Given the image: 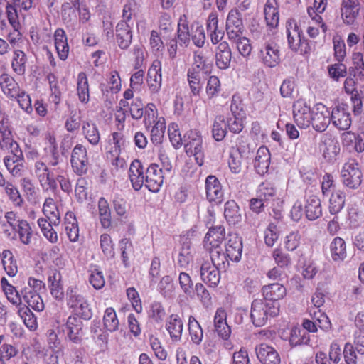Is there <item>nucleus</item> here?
I'll use <instances>...</instances> for the list:
<instances>
[{
    "label": "nucleus",
    "mask_w": 364,
    "mask_h": 364,
    "mask_svg": "<svg viewBox=\"0 0 364 364\" xmlns=\"http://www.w3.org/2000/svg\"><path fill=\"white\" fill-rule=\"evenodd\" d=\"M279 303H267L262 299H255L251 304L250 318L255 326H263L269 317H275L279 314Z\"/></svg>",
    "instance_id": "obj_1"
},
{
    "label": "nucleus",
    "mask_w": 364,
    "mask_h": 364,
    "mask_svg": "<svg viewBox=\"0 0 364 364\" xmlns=\"http://www.w3.org/2000/svg\"><path fill=\"white\" fill-rule=\"evenodd\" d=\"M68 306L73 312L83 319H90L92 316V310L87 299L80 294L76 289L69 287L66 292Z\"/></svg>",
    "instance_id": "obj_2"
},
{
    "label": "nucleus",
    "mask_w": 364,
    "mask_h": 364,
    "mask_svg": "<svg viewBox=\"0 0 364 364\" xmlns=\"http://www.w3.org/2000/svg\"><path fill=\"white\" fill-rule=\"evenodd\" d=\"M186 152L193 156L199 166L203 164L204 154L203 149V138L200 132L196 129L188 131L183 136Z\"/></svg>",
    "instance_id": "obj_3"
},
{
    "label": "nucleus",
    "mask_w": 364,
    "mask_h": 364,
    "mask_svg": "<svg viewBox=\"0 0 364 364\" xmlns=\"http://www.w3.org/2000/svg\"><path fill=\"white\" fill-rule=\"evenodd\" d=\"M343 184L351 189L358 188L363 181V173L358 163L355 159H349L341 169Z\"/></svg>",
    "instance_id": "obj_4"
},
{
    "label": "nucleus",
    "mask_w": 364,
    "mask_h": 364,
    "mask_svg": "<svg viewBox=\"0 0 364 364\" xmlns=\"http://www.w3.org/2000/svg\"><path fill=\"white\" fill-rule=\"evenodd\" d=\"M289 48L294 52L301 55L309 53V46L304 38L301 31L294 21H288L286 26Z\"/></svg>",
    "instance_id": "obj_5"
},
{
    "label": "nucleus",
    "mask_w": 364,
    "mask_h": 364,
    "mask_svg": "<svg viewBox=\"0 0 364 364\" xmlns=\"http://www.w3.org/2000/svg\"><path fill=\"white\" fill-rule=\"evenodd\" d=\"M280 57L279 47L273 41L264 42L259 49L258 58L266 67H276L280 63Z\"/></svg>",
    "instance_id": "obj_6"
},
{
    "label": "nucleus",
    "mask_w": 364,
    "mask_h": 364,
    "mask_svg": "<svg viewBox=\"0 0 364 364\" xmlns=\"http://www.w3.org/2000/svg\"><path fill=\"white\" fill-rule=\"evenodd\" d=\"M71 166L73 171L79 176L85 174L89 168L87 149L80 144L75 146L71 154Z\"/></svg>",
    "instance_id": "obj_7"
},
{
    "label": "nucleus",
    "mask_w": 364,
    "mask_h": 364,
    "mask_svg": "<svg viewBox=\"0 0 364 364\" xmlns=\"http://www.w3.org/2000/svg\"><path fill=\"white\" fill-rule=\"evenodd\" d=\"M34 173L44 191L54 192L57 189L56 180L45 163L36 161L34 165Z\"/></svg>",
    "instance_id": "obj_8"
},
{
    "label": "nucleus",
    "mask_w": 364,
    "mask_h": 364,
    "mask_svg": "<svg viewBox=\"0 0 364 364\" xmlns=\"http://www.w3.org/2000/svg\"><path fill=\"white\" fill-rule=\"evenodd\" d=\"M311 124L317 132L325 131L331 123V111L323 103H317L313 107Z\"/></svg>",
    "instance_id": "obj_9"
},
{
    "label": "nucleus",
    "mask_w": 364,
    "mask_h": 364,
    "mask_svg": "<svg viewBox=\"0 0 364 364\" xmlns=\"http://www.w3.org/2000/svg\"><path fill=\"white\" fill-rule=\"evenodd\" d=\"M220 270L209 259H203L199 262L200 279L210 287L218 286L220 280Z\"/></svg>",
    "instance_id": "obj_10"
},
{
    "label": "nucleus",
    "mask_w": 364,
    "mask_h": 364,
    "mask_svg": "<svg viewBox=\"0 0 364 364\" xmlns=\"http://www.w3.org/2000/svg\"><path fill=\"white\" fill-rule=\"evenodd\" d=\"M313 109L307 105L303 100H298L293 105V116L296 124L302 129L308 128L311 125Z\"/></svg>",
    "instance_id": "obj_11"
},
{
    "label": "nucleus",
    "mask_w": 364,
    "mask_h": 364,
    "mask_svg": "<svg viewBox=\"0 0 364 364\" xmlns=\"http://www.w3.org/2000/svg\"><path fill=\"white\" fill-rule=\"evenodd\" d=\"M320 149L323 157L328 161L336 160L341 151L338 139L329 133L321 136Z\"/></svg>",
    "instance_id": "obj_12"
},
{
    "label": "nucleus",
    "mask_w": 364,
    "mask_h": 364,
    "mask_svg": "<svg viewBox=\"0 0 364 364\" xmlns=\"http://www.w3.org/2000/svg\"><path fill=\"white\" fill-rule=\"evenodd\" d=\"M164 179L163 170L157 164H152L147 168L145 186L150 191L159 192L164 183Z\"/></svg>",
    "instance_id": "obj_13"
},
{
    "label": "nucleus",
    "mask_w": 364,
    "mask_h": 364,
    "mask_svg": "<svg viewBox=\"0 0 364 364\" xmlns=\"http://www.w3.org/2000/svg\"><path fill=\"white\" fill-rule=\"evenodd\" d=\"M331 122L340 130H347L351 125V117L345 105L336 106L331 111Z\"/></svg>",
    "instance_id": "obj_14"
},
{
    "label": "nucleus",
    "mask_w": 364,
    "mask_h": 364,
    "mask_svg": "<svg viewBox=\"0 0 364 364\" xmlns=\"http://www.w3.org/2000/svg\"><path fill=\"white\" fill-rule=\"evenodd\" d=\"M226 31L229 40L236 39L242 36V21L241 14L237 9H232L228 13L226 20Z\"/></svg>",
    "instance_id": "obj_15"
},
{
    "label": "nucleus",
    "mask_w": 364,
    "mask_h": 364,
    "mask_svg": "<svg viewBox=\"0 0 364 364\" xmlns=\"http://www.w3.org/2000/svg\"><path fill=\"white\" fill-rule=\"evenodd\" d=\"M63 331L72 342L80 343L82 341V321L77 316H69Z\"/></svg>",
    "instance_id": "obj_16"
},
{
    "label": "nucleus",
    "mask_w": 364,
    "mask_h": 364,
    "mask_svg": "<svg viewBox=\"0 0 364 364\" xmlns=\"http://www.w3.org/2000/svg\"><path fill=\"white\" fill-rule=\"evenodd\" d=\"M146 82L151 93H158L162 84L161 63L159 60H154L148 70Z\"/></svg>",
    "instance_id": "obj_17"
},
{
    "label": "nucleus",
    "mask_w": 364,
    "mask_h": 364,
    "mask_svg": "<svg viewBox=\"0 0 364 364\" xmlns=\"http://www.w3.org/2000/svg\"><path fill=\"white\" fill-rule=\"evenodd\" d=\"M257 357L262 364H280L281 359L274 348L265 343L256 346Z\"/></svg>",
    "instance_id": "obj_18"
},
{
    "label": "nucleus",
    "mask_w": 364,
    "mask_h": 364,
    "mask_svg": "<svg viewBox=\"0 0 364 364\" xmlns=\"http://www.w3.org/2000/svg\"><path fill=\"white\" fill-rule=\"evenodd\" d=\"M206 197L210 202L220 203L223 200L224 193L219 180L210 175L205 180Z\"/></svg>",
    "instance_id": "obj_19"
},
{
    "label": "nucleus",
    "mask_w": 364,
    "mask_h": 364,
    "mask_svg": "<svg viewBox=\"0 0 364 364\" xmlns=\"http://www.w3.org/2000/svg\"><path fill=\"white\" fill-rule=\"evenodd\" d=\"M214 328L219 337L227 340L231 334V328L227 323V313L225 309L218 308L213 318Z\"/></svg>",
    "instance_id": "obj_20"
},
{
    "label": "nucleus",
    "mask_w": 364,
    "mask_h": 364,
    "mask_svg": "<svg viewBox=\"0 0 364 364\" xmlns=\"http://www.w3.org/2000/svg\"><path fill=\"white\" fill-rule=\"evenodd\" d=\"M0 187L3 188L4 193L15 207L22 206L23 203V199L17 186L12 182L6 181L5 178L1 172Z\"/></svg>",
    "instance_id": "obj_21"
},
{
    "label": "nucleus",
    "mask_w": 364,
    "mask_h": 364,
    "mask_svg": "<svg viewBox=\"0 0 364 364\" xmlns=\"http://www.w3.org/2000/svg\"><path fill=\"white\" fill-rule=\"evenodd\" d=\"M360 11L358 0H342L341 4V17L346 24L351 25L357 18Z\"/></svg>",
    "instance_id": "obj_22"
},
{
    "label": "nucleus",
    "mask_w": 364,
    "mask_h": 364,
    "mask_svg": "<svg viewBox=\"0 0 364 364\" xmlns=\"http://www.w3.org/2000/svg\"><path fill=\"white\" fill-rule=\"evenodd\" d=\"M215 65L220 70H226L230 65L232 52L229 44L222 41L218 44L215 51Z\"/></svg>",
    "instance_id": "obj_23"
},
{
    "label": "nucleus",
    "mask_w": 364,
    "mask_h": 364,
    "mask_svg": "<svg viewBox=\"0 0 364 364\" xmlns=\"http://www.w3.org/2000/svg\"><path fill=\"white\" fill-rule=\"evenodd\" d=\"M327 4V0H314V6L307 9L309 18H310L314 23L319 25L323 33L327 31L328 27L323 21L321 14L325 11Z\"/></svg>",
    "instance_id": "obj_24"
},
{
    "label": "nucleus",
    "mask_w": 364,
    "mask_h": 364,
    "mask_svg": "<svg viewBox=\"0 0 364 364\" xmlns=\"http://www.w3.org/2000/svg\"><path fill=\"white\" fill-rule=\"evenodd\" d=\"M115 33L119 47L122 49H127L132 39V32L128 22L124 20L120 21L116 26Z\"/></svg>",
    "instance_id": "obj_25"
},
{
    "label": "nucleus",
    "mask_w": 364,
    "mask_h": 364,
    "mask_svg": "<svg viewBox=\"0 0 364 364\" xmlns=\"http://www.w3.org/2000/svg\"><path fill=\"white\" fill-rule=\"evenodd\" d=\"M166 329L173 342H179L182 338L183 323L177 314H171L166 321Z\"/></svg>",
    "instance_id": "obj_26"
},
{
    "label": "nucleus",
    "mask_w": 364,
    "mask_h": 364,
    "mask_svg": "<svg viewBox=\"0 0 364 364\" xmlns=\"http://www.w3.org/2000/svg\"><path fill=\"white\" fill-rule=\"evenodd\" d=\"M342 144L349 152H363L364 151V139L360 135L351 132H346L341 135Z\"/></svg>",
    "instance_id": "obj_27"
},
{
    "label": "nucleus",
    "mask_w": 364,
    "mask_h": 364,
    "mask_svg": "<svg viewBox=\"0 0 364 364\" xmlns=\"http://www.w3.org/2000/svg\"><path fill=\"white\" fill-rule=\"evenodd\" d=\"M262 295L267 303H278L286 294V288L278 283L265 285L262 289Z\"/></svg>",
    "instance_id": "obj_28"
},
{
    "label": "nucleus",
    "mask_w": 364,
    "mask_h": 364,
    "mask_svg": "<svg viewBox=\"0 0 364 364\" xmlns=\"http://www.w3.org/2000/svg\"><path fill=\"white\" fill-rule=\"evenodd\" d=\"M129 178L135 191H139L145 184L146 177L144 174V168L139 160H135L131 164L129 170Z\"/></svg>",
    "instance_id": "obj_29"
},
{
    "label": "nucleus",
    "mask_w": 364,
    "mask_h": 364,
    "mask_svg": "<svg viewBox=\"0 0 364 364\" xmlns=\"http://www.w3.org/2000/svg\"><path fill=\"white\" fill-rule=\"evenodd\" d=\"M225 228L221 226H215L210 228L205 237V246L208 250L220 248L225 238Z\"/></svg>",
    "instance_id": "obj_30"
},
{
    "label": "nucleus",
    "mask_w": 364,
    "mask_h": 364,
    "mask_svg": "<svg viewBox=\"0 0 364 364\" xmlns=\"http://www.w3.org/2000/svg\"><path fill=\"white\" fill-rule=\"evenodd\" d=\"M225 252L230 260L238 262L242 252L241 238L236 235H229L228 240L225 243Z\"/></svg>",
    "instance_id": "obj_31"
},
{
    "label": "nucleus",
    "mask_w": 364,
    "mask_h": 364,
    "mask_svg": "<svg viewBox=\"0 0 364 364\" xmlns=\"http://www.w3.org/2000/svg\"><path fill=\"white\" fill-rule=\"evenodd\" d=\"M270 152L267 147L264 146H260L257 151L254 161V166L259 175H264L267 172L270 164Z\"/></svg>",
    "instance_id": "obj_32"
},
{
    "label": "nucleus",
    "mask_w": 364,
    "mask_h": 364,
    "mask_svg": "<svg viewBox=\"0 0 364 364\" xmlns=\"http://www.w3.org/2000/svg\"><path fill=\"white\" fill-rule=\"evenodd\" d=\"M206 29L213 44L221 43L224 32L223 30L218 29V19L216 13L212 12L209 14L206 23Z\"/></svg>",
    "instance_id": "obj_33"
},
{
    "label": "nucleus",
    "mask_w": 364,
    "mask_h": 364,
    "mask_svg": "<svg viewBox=\"0 0 364 364\" xmlns=\"http://www.w3.org/2000/svg\"><path fill=\"white\" fill-rule=\"evenodd\" d=\"M0 147L14 155L21 154L18 143L14 140L11 130L7 128L0 129Z\"/></svg>",
    "instance_id": "obj_34"
},
{
    "label": "nucleus",
    "mask_w": 364,
    "mask_h": 364,
    "mask_svg": "<svg viewBox=\"0 0 364 364\" xmlns=\"http://www.w3.org/2000/svg\"><path fill=\"white\" fill-rule=\"evenodd\" d=\"M0 86L3 93L11 100L16 98L22 90L16 80L7 74L1 76Z\"/></svg>",
    "instance_id": "obj_35"
},
{
    "label": "nucleus",
    "mask_w": 364,
    "mask_h": 364,
    "mask_svg": "<svg viewBox=\"0 0 364 364\" xmlns=\"http://www.w3.org/2000/svg\"><path fill=\"white\" fill-rule=\"evenodd\" d=\"M55 47L58 57L65 60L69 54V46L65 31L63 28H58L54 33Z\"/></svg>",
    "instance_id": "obj_36"
},
{
    "label": "nucleus",
    "mask_w": 364,
    "mask_h": 364,
    "mask_svg": "<svg viewBox=\"0 0 364 364\" xmlns=\"http://www.w3.org/2000/svg\"><path fill=\"white\" fill-rule=\"evenodd\" d=\"M305 214L309 220H314L322 215L321 200L318 196L312 195L306 197Z\"/></svg>",
    "instance_id": "obj_37"
},
{
    "label": "nucleus",
    "mask_w": 364,
    "mask_h": 364,
    "mask_svg": "<svg viewBox=\"0 0 364 364\" xmlns=\"http://www.w3.org/2000/svg\"><path fill=\"white\" fill-rule=\"evenodd\" d=\"M330 254L332 259L336 262L343 261L346 256V244L344 240L340 237H335L331 242Z\"/></svg>",
    "instance_id": "obj_38"
},
{
    "label": "nucleus",
    "mask_w": 364,
    "mask_h": 364,
    "mask_svg": "<svg viewBox=\"0 0 364 364\" xmlns=\"http://www.w3.org/2000/svg\"><path fill=\"white\" fill-rule=\"evenodd\" d=\"M122 87V81L119 74L116 70H112L107 75V84L102 83L100 85V90L103 95H107L109 91L112 93H117Z\"/></svg>",
    "instance_id": "obj_39"
},
{
    "label": "nucleus",
    "mask_w": 364,
    "mask_h": 364,
    "mask_svg": "<svg viewBox=\"0 0 364 364\" xmlns=\"http://www.w3.org/2000/svg\"><path fill=\"white\" fill-rule=\"evenodd\" d=\"M22 299L33 309L41 311L44 309V303L39 294L25 287L21 291Z\"/></svg>",
    "instance_id": "obj_40"
},
{
    "label": "nucleus",
    "mask_w": 364,
    "mask_h": 364,
    "mask_svg": "<svg viewBox=\"0 0 364 364\" xmlns=\"http://www.w3.org/2000/svg\"><path fill=\"white\" fill-rule=\"evenodd\" d=\"M65 230L70 242L77 241L79 237V228L75 215L72 212L66 213L64 218Z\"/></svg>",
    "instance_id": "obj_41"
},
{
    "label": "nucleus",
    "mask_w": 364,
    "mask_h": 364,
    "mask_svg": "<svg viewBox=\"0 0 364 364\" xmlns=\"http://www.w3.org/2000/svg\"><path fill=\"white\" fill-rule=\"evenodd\" d=\"M265 21L269 26L276 27L279 23V14L276 0H267L264 9Z\"/></svg>",
    "instance_id": "obj_42"
},
{
    "label": "nucleus",
    "mask_w": 364,
    "mask_h": 364,
    "mask_svg": "<svg viewBox=\"0 0 364 364\" xmlns=\"http://www.w3.org/2000/svg\"><path fill=\"white\" fill-rule=\"evenodd\" d=\"M82 132L85 139L92 145H97L100 140V134L95 123L90 120L83 121L82 123Z\"/></svg>",
    "instance_id": "obj_43"
},
{
    "label": "nucleus",
    "mask_w": 364,
    "mask_h": 364,
    "mask_svg": "<svg viewBox=\"0 0 364 364\" xmlns=\"http://www.w3.org/2000/svg\"><path fill=\"white\" fill-rule=\"evenodd\" d=\"M43 213L55 226L60 223V215L58 207L52 198H47L43 205Z\"/></svg>",
    "instance_id": "obj_44"
},
{
    "label": "nucleus",
    "mask_w": 364,
    "mask_h": 364,
    "mask_svg": "<svg viewBox=\"0 0 364 364\" xmlns=\"http://www.w3.org/2000/svg\"><path fill=\"white\" fill-rule=\"evenodd\" d=\"M48 282L52 296L56 299H62L64 296V290L60 273L57 271L52 272L48 277Z\"/></svg>",
    "instance_id": "obj_45"
},
{
    "label": "nucleus",
    "mask_w": 364,
    "mask_h": 364,
    "mask_svg": "<svg viewBox=\"0 0 364 364\" xmlns=\"http://www.w3.org/2000/svg\"><path fill=\"white\" fill-rule=\"evenodd\" d=\"M77 93L79 100L84 104L90 101V90L87 75L80 72L77 77Z\"/></svg>",
    "instance_id": "obj_46"
},
{
    "label": "nucleus",
    "mask_w": 364,
    "mask_h": 364,
    "mask_svg": "<svg viewBox=\"0 0 364 364\" xmlns=\"http://www.w3.org/2000/svg\"><path fill=\"white\" fill-rule=\"evenodd\" d=\"M1 269H4L9 277H14L18 272V266L13 253L8 250L2 252Z\"/></svg>",
    "instance_id": "obj_47"
},
{
    "label": "nucleus",
    "mask_w": 364,
    "mask_h": 364,
    "mask_svg": "<svg viewBox=\"0 0 364 364\" xmlns=\"http://www.w3.org/2000/svg\"><path fill=\"white\" fill-rule=\"evenodd\" d=\"M210 259L214 266L220 270H225L229 266V258L226 252H224L222 247L210 249Z\"/></svg>",
    "instance_id": "obj_48"
},
{
    "label": "nucleus",
    "mask_w": 364,
    "mask_h": 364,
    "mask_svg": "<svg viewBox=\"0 0 364 364\" xmlns=\"http://www.w3.org/2000/svg\"><path fill=\"white\" fill-rule=\"evenodd\" d=\"M187 81L191 92L194 96H198L203 88L202 73L188 69Z\"/></svg>",
    "instance_id": "obj_49"
},
{
    "label": "nucleus",
    "mask_w": 364,
    "mask_h": 364,
    "mask_svg": "<svg viewBox=\"0 0 364 364\" xmlns=\"http://www.w3.org/2000/svg\"><path fill=\"white\" fill-rule=\"evenodd\" d=\"M98 215L100 223L104 228H108L112 224L111 210L108 201L103 197L98 200Z\"/></svg>",
    "instance_id": "obj_50"
},
{
    "label": "nucleus",
    "mask_w": 364,
    "mask_h": 364,
    "mask_svg": "<svg viewBox=\"0 0 364 364\" xmlns=\"http://www.w3.org/2000/svg\"><path fill=\"white\" fill-rule=\"evenodd\" d=\"M224 216L230 224H236L241 220L240 208L235 200H228L225 204Z\"/></svg>",
    "instance_id": "obj_51"
},
{
    "label": "nucleus",
    "mask_w": 364,
    "mask_h": 364,
    "mask_svg": "<svg viewBox=\"0 0 364 364\" xmlns=\"http://www.w3.org/2000/svg\"><path fill=\"white\" fill-rule=\"evenodd\" d=\"M346 195L341 191L338 190L333 192L329 198L328 210L331 214L336 215L341 212L345 205Z\"/></svg>",
    "instance_id": "obj_52"
},
{
    "label": "nucleus",
    "mask_w": 364,
    "mask_h": 364,
    "mask_svg": "<svg viewBox=\"0 0 364 364\" xmlns=\"http://www.w3.org/2000/svg\"><path fill=\"white\" fill-rule=\"evenodd\" d=\"M188 326L191 341L196 345H199L203 338V331L200 323L194 316H190Z\"/></svg>",
    "instance_id": "obj_53"
},
{
    "label": "nucleus",
    "mask_w": 364,
    "mask_h": 364,
    "mask_svg": "<svg viewBox=\"0 0 364 364\" xmlns=\"http://www.w3.org/2000/svg\"><path fill=\"white\" fill-rule=\"evenodd\" d=\"M1 284L8 300L14 305H20L22 301V295L19 294L15 287L10 284L5 277L1 279Z\"/></svg>",
    "instance_id": "obj_54"
},
{
    "label": "nucleus",
    "mask_w": 364,
    "mask_h": 364,
    "mask_svg": "<svg viewBox=\"0 0 364 364\" xmlns=\"http://www.w3.org/2000/svg\"><path fill=\"white\" fill-rule=\"evenodd\" d=\"M289 334V342L292 347L308 344L309 342V335L306 332H302L298 327H292Z\"/></svg>",
    "instance_id": "obj_55"
},
{
    "label": "nucleus",
    "mask_w": 364,
    "mask_h": 364,
    "mask_svg": "<svg viewBox=\"0 0 364 364\" xmlns=\"http://www.w3.org/2000/svg\"><path fill=\"white\" fill-rule=\"evenodd\" d=\"M151 141L157 145L162 142L166 129V122L164 117H159V120L151 127Z\"/></svg>",
    "instance_id": "obj_56"
},
{
    "label": "nucleus",
    "mask_w": 364,
    "mask_h": 364,
    "mask_svg": "<svg viewBox=\"0 0 364 364\" xmlns=\"http://www.w3.org/2000/svg\"><path fill=\"white\" fill-rule=\"evenodd\" d=\"M26 62L27 58L24 52L20 50H16L14 51L11 68L16 74L20 75L24 74L26 71Z\"/></svg>",
    "instance_id": "obj_57"
},
{
    "label": "nucleus",
    "mask_w": 364,
    "mask_h": 364,
    "mask_svg": "<svg viewBox=\"0 0 364 364\" xmlns=\"http://www.w3.org/2000/svg\"><path fill=\"white\" fill-rule=\"evenodd\" d=\"M15 230L17 231L18 237L23 244L28 245L31 243L33 232L29 223L26 220H18Z\"/></svg>",
    "instance_id": "obj_58"
},
{
    "label": "nucleus",
    "mask_w": 364,
    "mask_h": 364,
    "mask_svg": "<svg viewBox=\"0 0 364 364\" xmlns=\"http://www.w3.org/2000/svg\"><path fill=\"white\" fill-rule=\"evenodd\" d=\"M80 2L75 6L74 2H65L62 5V19L65 23H71L77 18V12L79 10Z\"/></svg>",
    "instance_id": "obj_59"
},
{
    "label": "nucleus",
    "mask_w": 364,
    "mask_h": 364,
    "mask_svg": "<svg viewBox=\"0 0 364 364\" xmlns=\"http://www.w3.org/2000/svg\"><path fill=\"white\" fill-rule=\"evenodd\" d=\"M103 323L105 328L110 332L116 331L118 329L119 323L113 308L106 309L103 316Z\"/></svg>",
    "instance_id": "obj_60"
},
{
    "label": "nucleus",
    "mask_w": 364,
    "mask_h": 364,
    "mask_svg": "<svg viewBox=\"0 0 364 364\" xmlns=\"http://www.w3.org/2000/svg\"><path fill=\"white\" fill-rule=\"evenodd\" d=\"M353 75L358 80L364 81V60L363 55L360 52H354L352 55Z\"/></svg>",
    "instance_id": "obj_61"
},
{
    "label": "nucleus",
    "mask_w": 364,
    "mask_h": 364,
    "mask_svg": "<svg viewBox=\"0 0 364 364\" xmlns=\"http://www.w3.org/2000/svg\"><path fill=\"white\" fill-rule=\"evenodd\" d=\"M227 127L225 119L223 116H218L215 117L212 129L213 138L219 141H221L226 135Z\"/></svg>",
    "instance_id": "obj_62"
},
{
    "label": "nucleus",
    "mask_w": 364,
    "mask_h": 364,
    "mask_svg": "<svg viewBox=\"0 0 364 364\" xmlns=\"http://www.w3.org/2000/svg\"><path fill=\"white\" fill-rule=\"evenodd\" d=\"M18 314L23 320L25 326L31 331H35L38 327L36 316L30 309L26 306L18 309Z\"/></svg>",
    "instance_id": "obj_63"
},
{
    "label": "nucleus",
    "mask_w": 364,
    "mask_h": 364,
    "mask_svg": "<svg viewBox=\"0 0 364 364\" xmlns=\"http://www.w3.org/2000/svg\"><path fill=\"white\" fill-rule=\"evenodd\" d=\"M100 245L104 256L107 259H112L114 257V243L109 235L102 234L100 235Z\"/></svg>",
    "instance_id": "obj_64"
}]
</instances>
